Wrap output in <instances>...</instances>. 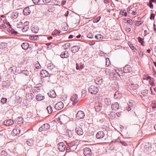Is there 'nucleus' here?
Instances as JSON below:
<instances>
[{"label": "nucleus", "mask_w": 156, "mask_h": 156, "mask_svg": "<svg viewBox=\"0 0 156 156\" xmlns=\"http://www.w3.org/2000/svg\"><path fill=\"white\" fill-rule=\"evenodd\" d=\"M64 107V104L61 101H59L56 103L55 106V108L56 110H59L62 109Z\"/></svg>", "instance_id": "5"}, {"label": "nucleus", "mask_w": 156, "mask_h": 156, "mask_svg": "<svg viewBox=\"0 0 156 156\" xmlns=\"http://www.w3.org/2000/svg\"><path fill=\"white\" fill-rule=\"evenodd\" d=\"M95 83L98 85H101L103 83L102 79L101 77H98L95 80Z\"/></svg>", "instance_id": "19"}, {"label": "nucleus", "mask_w": 156, "mask_h": 156, "mask_svg": "<svg viewBox=\"0 0 156 156\" xmlns=\"http://www.w3.org/2000/svg\"><path fill=\"white\" fill-rule=\"evenodd\" d=\"M132 70V68L130 65H126L124 67L123 71L124 73H129L131 72Z\"/></svg>", "instance_id": "6"}, {"label": "nucleus", "mask_w": 156, "mask_h": 156, "mask_svg": "<svg viewBox=\"0 0 156 156\" xmlns=\"http://www.w3.org/2000/svg\"><path fill=\"white\" fill-rule=\"evenodd\" d=\"M129 45L132 50H136V48L132 44L129 43Z\"/></svg>", "instance_id": "52"}, {"label": "nucleus", "mask_w": 156, "mask_h": 156, "mask_svg": "<svg viewBox=\"0 0 156 156\" xmlns=\"http://www.w3.org/2000/svg\"><path fill=\"white\" fill-rule=\"evenodd\" d=\"M112 108L114 110H117L119 108V105L117 102H115L112 104L111 106Z\"/></svg>", "instance_id": "20"}, {"label": "nucleus", "mask_w": 156, "mask_h": 156, "mask_svg": "<svg viewBox=\"0 0 156 156\" xmlns=\"http://www.w3.org/2000/svg\"><path fill=\"white\" fill-rule=\"evenodd\" d=\"M68 146L70 147V148H75V150L76 148V143L73 142L70 143H67Z\"/></svg>", "instance_id": "24"}, {"label": "nucleus", "mask_w": 156, "mask_h": 156, "mask_svg": "<svg viewBox=\"0 0 156 156\" xmlns=\"http://www.w3.org/2000/svg\"><path fill=\"white\" fill-rule=\"evenodd\" d=\"M19 15V12L17 11H14L12 14L11 17L13 19H16Z\"/></svg>", "instance_id": "26"}, {"label": "nucleus", "mask_w": 156, "mask_h": 156, "mask_svg": "<svg viewBox=\"0 0 156 156\" xmlns=\"http://www.w3.org/2000/svg\"><path fill=\"white\" fill-rule=\"evenodd\" d=\"M60 56L63 58H67L69 56V54L68 52L66 51H65L62 52L60 55Z\"/></svg>", "instance_id": "23"}, {"label": "nucleus", "mask_w": 156, "mask_h": 156, "mask_svg": "<svg viewBox=\"0 0 156 156\" xmlns=\"http://www.w3.org/2000/svg\"><path fill=\"white\" fill-rule=\"evenodd\" d=\"M110 117L111 119H113L116 117V113L111 112L110 114Z\"/></svg>", "instance_id": "45"}, {"label": "nucleus", "mask_w": 156, "mask_h": 156, "mask_svg": "<svg viewBox=\"0 0 156 156\" xmlns=\"http://www.w3.org/2000/svg\"><path fill=\"white\" fill-rule=\"evenodd\" d=\"M104 102L108 105H110L111 104V100L109 98H106L105 99Z\"/></svg>", "instance_id": "31"}, {"label": "nucleus", "mask_w": 156, "mask_h": 156, "mask_svg": "<svg viewBox=\"0 0 156 156\" xmlns=\"http://www.w3.org/2000/svg\"><path fill=\"white\" fill-rule=\"evenodd\" d=\"M28 97L31 99H32L34 97V95L32 93H30L28 94Z\"/></svg>", "instance_id": "55"}, {"label": "nucleus", "mask_w": 156, "mask_h": 156, "mask_svg": "<svg viewBox=\"0 0 156 156\" xmlns=\"http://www.w3.org/2000/svg\"><path fill=\"white\" fill-rule=\"evenodd\" d=\"M49 96L51 98H55L56 96V95L55 91L54 90L51 91L48 93Z\"/></svg>", "instance_id": "22"}, {"label": "nucleus", "mask_w": 156, "mask_h": 156, "mask_svg": "<svg viewBox=\"0 0 156 156\" xmlns=\"http://www.w3.org/2000/svg\"><path fill=\"white\" fill-rule=\"evenodd\" d=\"M138 85L136 84H131L130 86V89L133 90H136L138 87Z\"/></svg>", "instance_id": "29"}, {"label": "nucleus", "mask_w": 156, "mask_h": 156, "mask_svg": "<svg viewBox=\"0 0 156 156\" xmlns=\"http://www.w3.org/2000/svg\"><path fill=\"white\" fill-rule=\"evenodd\" d=\"M35 67L36 68L39 69H40L41 68V66L40 64L39 63H38L36 64L35 65Z\"/></svg>", "instance_id": "61"}, {"label": "nucleus", "mask_w": 156, "mask_h": 156, "mask_svg": "<svg viewBox=\"0 0 156 156\" xmlns=\"http://www.w3.org/2000/svg\"><path fill=\"white\" fill-rule=\"evenodd\" d=\"M63 46L64 49H66L70 47V44L69 43H65L64 44Z\"/></svg>", "instance_id": "42"}, {"label": "nucleus", "mask_w": 156, "mask_h": 156, "mask_svg": "<svg viewBox=\"0 0 156 156\" xmlns=\"http://www.w3.org/2000/svg\"><path fill=\"white\" fill-rule=\"evenodd\" d=\"M68 134L69 137H71L73 136V134L71 131H69L68 132Z\"/></svg>", "instance_id": "64"}, {"label": "nucleus", "mask_w": 156, "mask_h": 156, "mask_svg": "<svg viewBox=\"0 0 156 156\" xmlns=\"http://www.w3.org/2000/svg\"><path fill=\"white\" fill-rule=\"evenodd\" d=\"M144 151L146 152H149L151 151V147L149 146L145 145L144 146Z\"/></svg>", "instance_id": "43"}, {"label": "nucleus", "mask_w": 156, "mask_h": 156, "mask_svg": "<svg viewBox=\"0 0 156 156\" xmlns=\"http://www.w3.org/2000/svg\"><path fill=\"white\" fill-rule=\"evenodd\" d=\"M102 106L101 103L99 102H96L94 105V108L95 111L97 112H99L100 111L102 108Z\"/></svg>", "instance_id": "9"}, {"label": "nucleus", "mask_w": 156, "mask_h": 156, "mask_svg": "<svg viewBox=\"0 0 156 156\" xmlns=\"http://www.w3.org/2000/svg\"><path fill=\"white\" fill-rule=\"evenodd\" d=\"M41 87H34L33 90V93H37L39 92L40 91Z\"/></svg>", "instance_id": "30"}, {"label": "nucleus", "mask_w": 156, "mask_h": 156, "mask_svg": "<svg viewBox=\"0 0 156 156\" xmlns=\"http://www.w3.org/2000/svg\"><path fill=\"white\" fill-rule=\"evenodd\" d=\"M78 96L77 94H73L70 98V100L72 101V104L73 105H75L78 101Z\"/></svg>", "instance_id": "3"}, {"label": "nucleus", "mask_w": 156, "mask_h": 156, "mask_svg": "<svg viewBox=\"0 0 156 156\" xmlns=\"http://www.w3.org/2000/svg\"><path fill=\"white\" fill-rule=\"evenodd\" d=\"M50 126L49 124L45 123L39 128L38 131L41 132H44L50 129Z\"/></svg>", "instance_id": "2"}, {"label": "nucleus", "mask_w": 156, "mask_h": 156, "mask_svg": "<svg viewBox=\"0 0 156 156\" xmlns=\"http://www.w3.org/2000/svg\"><path fill=\"white\" fill-rule=\"evenodd\" d=\"M33 140H30L27 141L26 143L29 146H31L33 144Z\"/></svg>", "instance_id": "44"}, {"label": "nucleus", "mask_w": 156, "mask_h": 156, "mask_svg": "<svg viewBox=\"0 0 156 156\" xmlns=\"http://www.w3.org/2000/svg\"><path fill=\"white\" fill-rule=\"evenodd\" d=\"M87 37L89 38H93V36L91 33L90 32L87 34Z\"/></svg>", "instance_id": "58"}, {"label": "nucleus", "mask_w": 156, "mask_h": 156, "mask_svg": "<svg viewBox=\"0 0 156 156\" xmlns=\"http://www.w3.org/2000/svg\"><path fill=\"white\" fill-rule=\"evenodd\" d=\"M139 56L142 58H143L144 57L143 56V53L142 52V51L141 50H140L139 51Z\"/></svg>", "instance_id": "56"}, {"label": "nucleus", "mask_w": 156, "mask_h": 156, "mask_svg": "<svg viewBox=\"0 0 156 156\" xmlns=\"http://www.w3.org/2000/svg\"><path fill=\"white\" fill-rule=\"evenodd\" d=\"M3 124L6 126H11L14 124V122L12 119H8L4 121Z\"/></svg>", "instance_id": "13"}, {"label": "nucleus", "mask_w": 156, "mask_h": 156, "mask_svg": "<svg viewBox=\"0 0 156 156\" xmlns=\"http://www.w3.org/2000/svg\"><path fill=\"white\" fill-rule=\"evenodd\" d=\"M152 2L149 1V2L147 4V5L150 7L151 9H152L153 8V5L152 3Z\"/></svg>", "instance_id": "54"}, {"label": "nucleus", "mask_w": 156, "mask_h": 156, "mask_svg": "<svg viewBox=\"0 0 156 156\" xmlns=\"http://www.w3.org/2000/svg\"><path fill=\"white\" fill-rule=\"evenodd\" d=\"M29 44L26 42L23 43L21 44V47L23 49L25 50H26L28 49L29 47Z\"/></svg>", "instance_id": "18"}, {"label": "nucleus", "mask_w": 156, "mask_h": 156, "mask_svg": "<svg viewBox=\"0 0 156 156\" xmlns=\"http://www.w3.org/2000/svg\"><path fill=\"white\" fill-rule=\"evenodd\" d=\"M32 32L34 33H37L38 32L39 29L37 27H34L32 29Z\"/></svg>", "instance_id": "38"}, {"label": "nucleus", "mask_w": 156, "mask_h": 156, "mask_svg": "<svg viewBox=\"0 0 156 156\" xmlns=\"http://www.w3.org/2000/svg\"><path fill=\"white\" fill-rule=\"evenodd\" d=\"M29 26H25L23 27L22 29V31L23 32H26L29 29Z\"/></svg>", "instance_id": "47"}, {"label": "nucleus", "mask_w": 156, "mask_h": 156, "mask_svg": "<svg viewBox=\"0 0 156 156\" xmlns=\"http://www.w3.org/2000/svg\"><path fill=\"white\" fill-rule=\"evenodd\" d=\"M143 21H140L136 22V25L137 26H139L141 24L143 23Z\"/></svg>", "instance_id": "60"}, {"label": "nucleus", "mask_w": 156, "mask_h": 156, "mask_svg": "<svg viewBox=\"0 0 156 156\" xmlns=\"http://www.w3.org/2000/svg\"><path fill=\"white\" fill-rule=\"evenodd\" d=\"M80 47L78 46H74L71 48V51L72 53H76L79 50Z\"/></svg>", "instance_id": "17"}, {"label": "nucleus", "mask_w": 156, "mask_h": 156, "mask_svg": "<svg viewBox=\"0 0 156 156\" xmlns=\"http://www.w3.org/2000/svg\"><path fill=\"white\" fill-rule=\"evenodd\" d=\"M0 156H7V153L5 151H2L1 153Z\"/></svg>", "instance_id": "51"}, {"label": "nucleus", "mask_w": 156, "mask_h": 156, "mask_svg": "<svg viewBox=\"0 0 156 156\" xmlns=\"http://www.w3.org/2000/svg\"><path fill=\"white\" fill-rule=\"evenodd\" d=\"M33 3L35 4H37L40 2V0H32Z\"/></svg>", "instance_id": "63"}, {"label": "nucleus", "mask_w": 156, "mask_h": 156, "mask_svg": "<svg viewBox=\"0 0 156 156\" xmlns=\"http://www.w3.org/2000/svg\"><path fill=\"white\" fill-rule=\"evenodd\" d=\"M23 73L27 76H28L29 74V72L28 70H26L22 71L20 73Z\"/></svg>", "instance_id": "39"}, {"label": "nucleus", "mask_w": 156, "mask_h": 156, "mask_svg": "<svg viewBox=\"0 0 156 156\" xmlns=\"http://www.w3.org/2000/svg\"><path fill=\"white\" fill-rule=\"evenodd\" d=\"M148 79H149V83L152 86H153L154 85V79L152 78H151L150 76L148 77Z\"/></svg>", "instance_id": "32"}, {"label": "nucleus", "mask_w": 156, "mask_h": 156, "mask_svg": "<svg viewBox=\"0 0 156 156\" xmlns=\"http://www.w3.org/2000/svg\"><path fill=\"white\" fill-rule=\"evenodd\" d=\"M12 132L15 135H17L18 134H20V131L19 128H15L13 129Z\"/></svg>", "instance_id": "28"}, {"label": "nucleus", "mask_w": 156, "mask_h": 156, "mask_svg": "<svg viewBox=\"0 0 156 156\" xmlns=\"http://www.w3.org/2000/svg\"><path fill=\"white\" fill-rule=\"evenodd\" d=\"M95 38L99 40H101L103 39V37L100 34H98L95 36Z\"/></svg>", "instance_id": "36"}, {"label": "nucleus", "mask_w": 156, "mask_h": 156, "mask_svg": "<svg viewBox=\"0 0 156 156\" xmlns=\"http://www.w3.org/2000/svg\"><path fill=\"white\" fill-rule=\"evenodd\" d=\"M83 154L85 156H91L92 153L89 148H86L83 150Z\"/></svg>", "instance_id": "7"}, {"label": "nucleus", "mask_w": 156, "mask_h": 156, "mask_svg": "<svg viewBox=\"0 0 156 156\" xmlns=\"http://www.w3.org/2000/svg\"><path fill=\"white\" fill-rule=\"evenodd\" d=\"M98 91V87L94 85L90 86L88 89L89 92L92 94H96Z\"/></svg>", "instance_id": "1"}, {"label": "nucleus", "mask_w": 156, "mask_h": 156, "mask_svg": "<svg viewBox=\"0 0 156 156\" xmlns=\"http://www.w3.org/2000/svg\"><path fill=\"white\" fill-rule=\"evenodd\" d=\"M122 95L119 91L116 92L114 94V98L117 100L120 99L122 97Z\"/></svg>", "instance_id": "15"}, {"label": "nucleus", "mask_w": 156, "mask_h": 156, "mask_svg": "<svg viewBox=\"0 0 156 156\" xmlns=\"http://www.w3.org/2000/svg\"><path fill=\"white\" fill-rule=\"evenodd\" d=\"M47 110L49 114H51L52 111V107L50 105L48 106L47 108Z\"/></svg>", "instance_id": "34"}, {"label": "nucleus", "mask_w": 156, "mask_h": 156, "mask_svg": "<svg viewBox=\"0 0 156 156\" xmlns=\"http://www.w3.org/2000/svg\"><path fill=\"white\" fill-rule=\"evenodd\" d=\"M61 33L60 30H58L57 29H55L52 33V34L53 35H56L57 34H59Z\"/></svg>", "instance_id": "40"}, {"label": "nucleus", "mask_w": 156, "mask_h": 156, "mask_svg": "<svg viewBox=\"0 0 156 156\" xmlns=\"http://www.w3.org/2000/svg\"><path fill=\"white\" fill-rule=\"evenodd\" d=\"M47 68L49 70L52 72H54L56 69L55 66L51 63L48 64Z\"/></svg>", "instance_id": "12"}, {"label": "nucleus", "mask_w": 156, "mask_h": 156, "mask_svg": "<svg viewBox=\"0 0 156 156\" xmlns=\"http://www.w3.org/2000/svg\"><path fill=\"white\" fill-rule=\"evenodd\" d=\"M3 21L4 23L2 24V25H1L0 26V27H3V28H6V25H5V23H6V22L5 20H4Z\"/></svg>", "instance_id": "57"}, {"label": "nucleus", "mask_w": 156, "mask_h": 156, "mask_svg": "<svg viewBox=\"0 0 156 156\" xmlns=\"http://www.w3.org/2000/svg\"><path fill=\"white\" fill-rule=\"evenodd\" d=\"M75 132L79 135H82L83 133V129L80 126H77L76 127Z\"/></svg>", "instance_id": "11"}, {"label": "nucleus", "mask_w": 156, "mask_h": 156, "mask_svg": "<svg viewBox=\"0 0 156 156\" xmlns=\"http://www.w3.org/2000/svg\"><path fill=\"white\" fill-rule=\"evenodd\" d=\"M58 147L60 151L64 152L65 150L66 147L63 142H61L58 144Z\"/></svg>", "instance_id": "4"}, {"label": "nucleus", "mask_w": 156, "mask_h": 156, "mask_svg": "<svg viewBox=\"0 0 156 156\" xmlns=\"http://www.w3.org/2000/svg\"><path fill=\"white\" fill-rule=\"evenodd\" d=\"M7 47V43H1L0 44V48L3 49Z\"/></svg>", "instance_id": "33"}, {"label": "nucleus", "mask_w": 156, "mask_h": 156, "mask_svg": "<svg viewBox=\"0 0 156 156\" xmlns=\"http://www.w3.org/2000/svg\"><path fill=\"white\" fill-rule=\"evenodd\" d=\"M134 102L133 101L130 100H129V103L128 104V107H127V109L128 111H130L131 109V107L133 105Z\"/></svg>", "instance_id": "16"}, {"label": "nucleus", "mask_w": 156, "mask_h": 156, "mask_svg": "<svg viewBox=\"0 0 156 156\" xmlns=\"http://www.w3.org/2000/svg\"><path fill=\"white\" fill-rule=\"evenodd\" d=\"M155 16V15L154 14L151 13V16H150V18L151 20H154V19Z\"/></svg>", "instance_id": "59"}, {"label": "nucleus", "mask_w": 156, "mask_h": 156, "mask_svg": "<svg viewBox=\"0 0 156 156\" xmlns=\"http://www.w3.org/2000/svg\"><path fill=\"white\" fill-rule=\"evenodd\" d=\"M128 18H126L124 19L125 22H127L130 25H132L133 23V22L132 20L131 19L128 20Z\"/></svg>", "instance_id": "35"}, {"label": "nucleus", "mask_w": 156, "mask_h": 156, "mask_svg": "<svg viewBox=\"0 0 156 156\" xmlns=\"http://www.w3.org/2000/svg\"><path fill=\"white\" fill-rule=\"evenodd\" d=\"M10 85V83L9 81L7 80L5 81H3L2 84V86L4 88H7L9 87Z\"/></svg>", "instance_id": "25"}, {"label": "nucleus", "mask_w": 156, "mask_h": 156, "mask_svg": "<svg viewBox=\"0 0 156 156\" xmlns=\"http://www.w3.org/2000/svg\"><path fill=\"white\" fill-rule=\"evenodd\" d=\"M105 65L107 66H108L110 65V62L109 59L108 58H106Z\"/></svg>", "instance_id": "46"}, {"label": "nucleus", "mask_w": 156, "mask_h": 156, "mask_svg": "<svg viewBox=\"0 0 156 156\" xmlns=\"http://www.w3.org/2000/svg\"><path fill=\"white\" fill-rule=\"evenodd\" d=\"M105 134L103 132L100 131L98 132L96 135V137L98 139H102L104 136Z\"/></svg>", "instance_id": "14"}, {"label": "nucleus", "mask_w": 156, "mask_h": 156, "mask_svg": "<svg viewBox=\"0 0 156 156\" xmlns=\"http://www.w3.org/2000/svg\"><path fill=\"white\" fill-rule=\"evenodd\" d=\"M74 150L75 148H70V147L68 146V147H66V151L67 152H69L70 151H73Z\"/></svg>", "instance_id": "49"}, {"label": "nucleus", "mask_w": 156, "mask_h": 156, "mask_svg": "<svg viewBox=\"0 0 156 156\" xmlns=\"http://www.w3.org/2000/svg\"><path fill=\"white\" fill-rule=\"evenodd\" d=\"M7 101V99L6 98H3L1 101V102L2 104H4Z\"/></svg>", "instance_id": "50"}, {"label": "nucleus", "mask_w": 156, "mask_h": 156, "mask_svg": "<svg viewBox=\"0 0 156 156\" xmlns=\"http://www.w3.org/2000/svg\"><path fill=\"white\" fill-rule=\"evenodd\" d=\"M23 14L24 15L27 16L29 15L31 13V11L29 7L25 8L23 11Z\"/></svg>", "instance_id": "21"}, {"label": "nucleus", "mask_w": 156, "mask_h": 156, "mask_svg": "<svg viewBox=\"0 0 156 156\" xmlns=\"http://www.w3.org/2000/svg\"><path fill=\"white\" fill-rule=\"evenodd\" d=\"M38 37L37 36H34L31 37V40H37Z\"/></svg>", "instance_id": "62"}, {"label": "nucleus", "mask_w": 156, "mask_h": 156, "mask_svg": "<svg viewBox=\"0 0 156 156\" xmlns=\"http://www.w3.org/2000/svg\"><path fill=\"white\" fill-rule=\"evenodd\" d=\"M36 98L37 101H41L44 100V97L41 94H39L36 96Z\"/></svg>", "instance_id": "27"}, {"label": "nucleus", "mask_w": 156, "mask_h": 156, "mask_svg": "<svg viewBox=\"0 0 156 156\" xmlns=\"http://www.w3.org/2000/svg\"><path fill=\"white\" fill-rule=\"evenodd\" d=\"M137 38L138 39L139 42L141 44V45H142L143 46H144V41L143 40L142 38H140V37H138Z\"/></svg>", "instance_id": "41"}, {"label": "nucleus", "mask_w": 156, "mask_h": 156, "mask_svg": "<svg viewBox=\"0 0 156 156\" xmlns=\"http://www.w3.org/2000/svg\"><path fill=\"white\" fill-rule=\"evenodd\" d=\"M84 116L85 114L84 112L81 111H79L76 114V118L79 119H83Z\"/></svg>", "instance_id": "8"}, {"label": "nucleus", "mask_w": 156, "mask_h": 156, "mask_svg": "<svg viewBox=\"0 0 156 156\" xmlns=\"http://www.w3.org/2000/svg\"><path fill=\"white\" fill-rule=\"evenodd\" d=\"M40 75L41 77L45 78L48 76L49 73L45 70H42L40 72Z\"/></svg>", "instance_id": "10"}, {"label": "nucleus", "mask_w": 156, "mask_h": 156, "mask_svg": "<svg viewBox=\"0 0 156 156\" xmlns=\"http://www.w3.org/2000/svg\"><path fill=\"white\" fill-rule=\"evenodd\" d=\"M120 14L122 16H127V13L126 12V10H123L122 11L121 10L120 11Z\"/></svg>", "instance_id": "37"}, {"label": "nucleus", "mask_w": 156, "mask_h": 156, "mask_svg": "<svg viewBox=\"0 0 156 156\" xmlns=\"http://www.w3.org/2000/svg\"><path fill=\"white\" fill-rule=\"evenodd\" d=\"M23 27V23L21 22H20L19 23H18L17 25V27L18 28H21Z\"/></svg>", "instance_id": "53"}, {"label": "nucleus", "mask_w": 156, "mask_h": 156, "mask_svg": "<svg viewBox=\"0 0 156 156\" xmlns=\"http://www.w3.org/2000/svg\"><path fill=\"white\" fill-rule=\"evenodd\" d=\"M9 70L12 73H14L16 72L15 68L14 67H11L10 68Z\"/></svg>", "instance_id": "48"}]
</instances>
